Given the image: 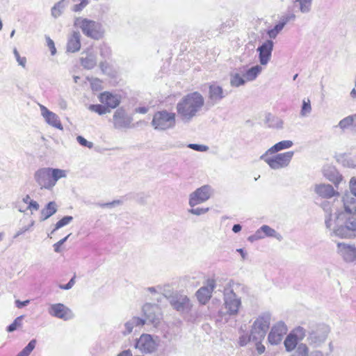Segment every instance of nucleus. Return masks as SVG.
Returning a JSON list of instances; mask_svg holds the SVG:
<instances>
[{
  "label": "nucleus",
  "instance_id": "f257e3e1",
  "mask_svg": "<svg viewBox=\"0 0 356 356\" xmlns=\"http://www.w3.org/2000/svg\"><path fill=\"white\" fill-rule=\"evenodd\" d=\"M204 105V98L198 92L184 96L177 104L176 111L179 119L184 123L191 122L198 116Z\"/></svg>",
  "mask_w": 356,
  "mask_h": 356
},
{
  "label": "nucleus",
  "instance_id": "f03ea898",
  "mask_svg": "<svg viewBox=\"0 0 356 356\" xmlns=\"http://www.w3.org/2000/svg\"><path fill=\"white\" fill-rule=\"evenodd\" d=\"M65 170L53 168H41L34 173V180L41 189L52 190L57 181L67 177Z\"/></svg>",
  "mask_w": 356,
  "mask_h": 356
},
{
  "label": "nucleus",
  "instance_id": "7ed1b4c3",
  "mask_svg": "<svg viewBox=\"0 0 356 356\" xmlns=\"http://www.w3.org/2000/svg\"><path fill=\"white\" fill-rule=\"evenodd\" d=\"M239 286L237 284L229 282L224 289V304L219 312L222 317L225 316H235L238 314L241 305V298L234 293Z\"/></svg>",
  "mask_w": 356,
  "mask_h": 356
},
{
  "label": "nucleus",
  "instance_id": "20e7f679",
  "mask_svg": "<svg viewBox=\"0 0 356 356\" xmlns=\"http://www.w3.org/2000/svg\"><path fill=\"white\" fill-rule=\"evenodd\" d=\"M331 331L330 327L323 323H309L307 341L314 348H319L326 341Z\"/></svg>",
  "mask_w": 356,
  "mask_h": 356
},
{
  "label": "nucleus",
  "instance_id": "39448f33",
  "mask_svg": "<svg viewBox=\"0 0 356 356\" xmlns=\"http://www.w3.org/2000/svg\"><path fill=\"white\" fill-rule=\"evenodd\" d=\"M270 320V314L269 313H264L253 321L250 330L252 341L257 343L261 342L269 328Z\"/></svg>",
  "mask_w": 356,
  "mask_h": 356
},
{
  "label": "nucleus",
  "instance_id": "423d86ee",
  "mask_svg": "<svg viewBox=\"0 0 356 356\" xmlns=\"http://www.w3.org/2000/svg\"><path fill=\"white\" fill-rule=\"evenodd\" d=\"M74 26L81 29L82 32L93 39L98 40L102 37L103 31L99 22L83 17H76Z\"/></svg>",
  "mask_w": 356,
  "mask_h": 356
},
{
  "label": "nucleus",
  "instance_id": "0eeeda50",
  "mask_svg": "<svg viewBox=\"0 0 356 356\" xmlns=\"http://www.w3.org/2000/svg\"><path fill=\"white\" fill-rule=\"evenodd\" d=\"M176 124V114L165 110L154 113L152 125L158 131H165L175 127Z\"/></svg>",
  "mask_w": 356,
  "mask_h": 356
},
{
  "label": "nucleus",
  "instance_id": "6e6552de",
  "mask_svg": "<svg viewBox=\"0 0 356 356\" xmlns=\"http://www.w3.org/2000/svg\"><path fill=\"white\" fill-rule=\"evenodd\" d=\"M272 154H267V151L260 156V159L264 161L270 168L278 170L287 167L293 155V151H289L284 153L277 154L273 156H269Z\"/></svg>",
  "mask_w": 356,
  "mask_h": 356
},
{
  "label": "nucleus",
  "instance_id": "1a4fd4ad",
  "mask_svg": "<svg viewBox=\"0 0 356 356\" xmlns=\"http://www.w3.org/2000/svg\"><path fill=\"white\" fill-rule=\"evenodd\" d=\"M159 345L158 337L149 334H143L136 340L134 347L141 353L151 354L154 353Z\"/></svg>",
  "mask_w": 356,
  "mask_h": 356
},
{
  "label": "nucleus",
  "instance_id": "9d476101",
  "mask_svg": "<svg viewBox=\"0 0 356 356\" xmlns=\"http://www.w3.org/2000/svg\"><path fill=\"white\" fill-rule=\"evenodd\" d=\"M143 313L145 317V323L157 327L162 318L160 308L155 304L146 303L143 307Z\"/></svg>",
  "mask_w": 356,
  "mask_h": 356
},
{
  "label": "nucleus",
  "instance_id": "9b49d317",
  "mask_svg": "<svg viewBox=\"0 0 356 356\" xmlns=\"http://www.w3.org/2000/svg\"><path fill=\"white\" fill-rule=\"evenodd\" d=\"M212 193L213 189L211 186L204 185L190 195L188 204L191 207H193L203 203L210 198Z\"/></svg>",
  "mask_w": 356,
  "mask_h": 356
},
{
  "label": "nucleus",
  "instance_id": "f8f14e48",
  "mask_svg": "<svg viewBox=\"0 0 356 356\" xmlns=\"http://www.w3.org/2000/svg\"><path fill=\"white\" fill-rule=\"evenodd\" d=\"M350 194L346 193L343 197V208L348 213H356V177H353L349 181Z\"/></svg>",
  "mask_w": 356,
  "mask_h": 356
},
{
  "label": "nucleus",
  "instance_id": "ddd939ff",
  "mask_svg": "<svg viewBox=\"0 0 356 356\" xmlns=\"http://www.w3.org/2000/svg\"><path fill=\"white\" fill-rule=\"evenodd\" d=\"M170 305L179 312L188 313L192 308L190 299L185 295L175 293L170 297Z\"/></svg>",
  "mask_w": 356,
  "mask_h": 356
},
{
  "label": "nucleus",
  "instance_id": "4468645a",
  "mask_svg": "<svg viewBox=\"0 0 356 356\" xmlns=\"http://www.w3.org/2000/svg\"><path fill=\"white\" fill-rule=\"evenodd\" d=\"M337 252L348 264H356V246L346 243H337Z\"/></svg>",
  "mask_w": 356,
  "mask_h": 356
},
{
  "label": "nucleus",
  "instance_id": "2eb2a0df",
  "mask_svg": "<svg viewBox=\"0 0 356 356\" xmlns=\"http://www.w3.org/2000/svg\"><path fill=\"white\" fill-rule=\"evenodd\" d=\"M49 314L55 318L68 321L74 316L73 312L62 303L52 304L48 309Z\"/></svg>",
  "mask_w": 356,
  "mask_h": 356
},
{
  "label": "nucleus",
  "instance_id": "dca6fc26",
  "mask_svg": "<svg viewBox=\"0 0 356 356\" xmlns=\"http://www.w3.org/2000/svg\"><path fill=\"white\" fill-rule=\"evenodd\" d=\"M287 327L283 321L276 323L271 327L268 339L270 344H279L287 332Z\"/></svg>",
  "mask_w": 356,
  "mask_h": 356
},
{
  "label": "nucleus",
  "instance_id": "f3484780",
  "mask_svg": "<svg viewBox=\"0 0 356 356\" xmlns=\"http://www.w3.org/2000/svg\"><path fill=\"white\" fill-rule=\"evenodd\" d=\"M132 118L122 108L115 111L113 117V126L115 129H127L130 127Z\"/></svg>",
  "mask_w": 356,
  "mask_h": 356
},
{
  "label": "nucleus",
  "instance_id": "a211bd4d",
  "mask_svg": "<svg viewBox=\"0 0 356 356\" xmlns=\"http://www.w3.org/2000/svg\"><path fill=\"white\" fill-rule=\"evenodd\" d=\"M216 288V281L213 279L207 280L206 285L200 288L196 292L198 301L205 305L211 298L212 293Z\"/></svg>",
  "mask_w": 356,
  "mask_h": 356
},
{
  "label": "nucleus",
  "instance_id": "6ab92c4d",
  "mask_svg": "<svg viewBox=\"0 0 356 356\" xmlns=\"http://www.w3.org/2000/svg\"><path fill=\"white\" fill-rule=\"evenodd\" d=\"M225 97L226 94L221 86L216 83L209 86L208 91V105L213 106L218 104Z\"/></svg>",
  "mask_w": 356,
  "mask_h": 356
},
{
  "label": "nucleus",
  "instance_id": "aec40b11",
  "mask_svg": "<svg viewBox=\"0 0 356 356\" xmlns=\"http://www.w3.org/2000/svg\"><path fill=\"white\" fill-rule=\"evenodd\" d=\"M273 46L274 42L271 40H268L257 48L259 60L261 65H266L270 61Z\"/></svg>",
  "mask_w": 356,
  "mask_h": 356
},
{
  "label": "nucleus",
  "instance_id": "412c9836",
  "mask_svg": "<svg viewBox=\"0 0 356 356\" xmlns=\"http://www.w3.org/2000/svg\"><path fill=\"white\" fill-rule=\"evenodd\" d=\"M314 191L318 196L324 199H330L339 195L332 185L325 183L314 184Z\"/></svg>",
  "mask_w": 356,
  "mask_h": 356
},
{
  "label": "nucleus",
  "instance_id": "4be33fe9",
  "mask_svg": "<svg viewBox=\"0 0 356 356\" xmlns=\"http://www.w3.org/2000/svg\"><path fill=\"white\" fill-rule=\"evenodd\" d=\"M40 108L41 115L44 118L46 122L48 124L60 130L63 129V125L58 115L50 111L43 105H40Z\"/></svg>",
  "mask_w": 356,
  "mask_h": 356
},
{
  "label": "nucleus",
  "instance_id": "5701e85b",
  "mask_svg": "<svg viewBox=\"0 0 356 356\" xmlns=\"http://www.w3.org/2000/svg\"><path fill=\"white\" fill-rule=\"evenodd\" d=\"M99 99L108 108H115L120 103V97L118 95H113L109 92L101 93L99 96Z\"/></svg>",
  "mask_w": 356,
  "mask_h": 356
},
{
  "label": "nucleus",
  "instance_id": "b1692460",
  "mask_svg": "<svg viewBox=\"0 0 356 356\" xmlns=\"http://www.w3.org/2000/svg\"><path fill=\"white\" fill-rule=\"evenodd\" d=\"M323 175L330 181L333 183L335 188L338 189L339 184L343 180V176L333 166H327L323 168Z\"/></svg>",
  "mask_w": 356,
  "mask_h": 356
},
{
  "label": "nucleus",
  "instance_id": "393cba45",
  "mask_svg": "<svg viewBox=\"0 0 356 356\" xmlns=\"http://www.w3.org/2000/svg\"><path fill=\"white\" fill-rule=\"evenodd\" d=\"M145 324V321L137 316H134L124 323L125 330L122 332L126 336L131 334L134 328L141 327Z\"/></svg>",
  "mask_w": 356,
  "mask_h": 356
},
{
  "label": "nucleus",
  "instance_id": "a878e982",
  "mask_svg": "<svg viewBox=\"0 0 356 356\" xmlns=\"http://www.w3.org/2000/svg\"><path fill=\"white\" fill-rule=\"evenodd\" d=\"M80 33L79 32H73L72 35L69 38L67 44V50L69 52L74 53L78 51L81 48V42H80Z\"/></svg>",
  "mask_w": 356,
  "mask_h": 356
},
{
  "label": "nucleus",
  "instance_id": "bb28decb",
  "mask_svg": "<svg viewBox=\"0 0 356 356\" xmlns=\"http://www.w3.org/2000/svg\"><path fill=\"white\" fill-rule=\"evenodd\" d=\"M330 234L332 236H335L340 238H351L355 236L354 234L350 232L346 222L344 225H339L333 228L332 232H330Z\"/></svg>",
  "mask_w": 356,
  "mask_h": 356
},
{
  "label": "nucleus",
  "instance_id": "cd10ccee",
  "mask_svg": "<svg viewBox=\"0 0 356 356\" xmlns=\"http://www.w3.org/2000/svg\"><path fill=\"white\" fill-rule=\"evenodd\" d=\"M81 65L88 70L92 69L97 64L96 56L92 53H87L86 56H81L80 58Z\"/></svg>",
  "mask_w": 356,
  "mask_h": 356
},
{
  "label": "nucleus",
  "instance_id": "c85d7f7f",
  "mask_svg": "<svg viewBox=\"0 0 356 356\" xmlns=\"http://www.w3.org/2000/svg\"><path fill=\"white\" fill-rule=\"evenodd\" d=\"M261 71L262 67L261 65H254L247 70L243 73L246 82L254 81L257 79V77L261 74Z\"/></svg>",
  "mask_w": 356,
  "mask_h": 356
},
{
  "label": "nucleus",
  "instance_id": "c756f323",
  "mask_svg": "<svg viewBox=\"0 0 356 356\" xmlns=\"http://www.w3.org/2000/svg\"><path fill=\"white\" fill-rule=\"evenodd\" d=\"M293 141H291L290 140H282V141L275 144L270 148H269L267 150V154H275L276 152H278L283 149H289V148L293 146Z\"/></svg>",
  "mask_w": 356,
  "mask_h": 356
},
{
  "label": "nucleus",
  "instance_id": "7c9ffc66",
  "mask_svg": "<svg viewBox=\"0 0 356 356\" xmlns=\"http://www.w3.org/2000/svg\"><path fill=\"white\" fill-rule=\"evenodd\" d=\"M57 211V205L55 202H49L41 211V220H45Z\"/></svg>",
  "mask_w": 356,
  "mask_h": 356
},
{
  "label": "nucleus",
  "instance_id": "2f4dec72",
  "mask_svg": "<svg viewBox=\"0 0 356 356\" xmlns=\"http://www.w3.org/2000/svg\"><path fill=\"white\" fill-rule=\"evenodd\" d=\"M355 213H348L346 212V211L344 210L343 213H339L337 216V219H340L341 218L345 216L346 214L350 215L349 217L346 218L345 222L346 223L348 227L349 228L352 234L356 232V216L355 215Z\"/></svg>",
  "mask_w": 356,
  "mask_h": 356
},
{
  "label": "nucleus",
  "instance_id": "473e14b6",
  "mask_svg": "<svg viewBox=\"0 0 356 356\" xmlns=\"http://www.w3.org/2000/svg\"><path fill=\"white\" fill-rule=\"evenodd\" d=\"M312 0H294L293 6L298 8L302 13H308L312 8Z\"/></svg>",
  "mask_w": 356,
  "mask_h": 356
},
{
  "label": "nucleus",
  "instance_id": "72a5a7b5",
  "mask_svg": "<svg viewBox=\"0 0 356 356\" xmlns=\"http://www.w3.org/2000/svg\"><path fill=\"white\" fill-rule=\"evenodd\" d=\"M246 81L244 75H241L240 72H232L230 73V85L232 87H240L245 85Z\"/></svg>",
  "mask_w": 356,
  "mask_h": 356
},
{
  "label": "nucleus",
  "instance_id": "f704fd0d",
  "mask_svg": "<svg viewBox=\"0 0 356 356\" xmlns=\"http://www.w3.org/2000/svg\"><path fill=\"white\" fill-rule=\"evenodd\" d=\"M68 3V0H60L56 3L51 8V15L54 18H57L61 15L64 8Z\"/></svg>",
  "mask_w": 356,
  "mask_h": 356
},
{
  "label": "nucleus",
  "instance_id": "c9c22d12",
  "mask_svg": "<svg viewBox=\"0 0 356 356\" xmlns=\"http://www.w3.org/2000/svg\"><path fill=\"white\" fill-rule=\"evenodd\" d=\"M261 234L265 236L275 237L279 240L282 238V236L278 234L274 229L271 228L268 225H262L259 229Z\"/></svg>",
  "mask_w": 356,
  "mask_h": 356
},
{
  "label": "nucleus",
  "instance_id": "e433bc0d",
  "mask_svg": "<svg viewBox=\"0 0 356 356\" xmlns=\"http://www.w3.org/2000/svg\"><path fill=\"white\" fill-rule=\"evenodd\" d=\"M342 131H345L350 128L354 129V119H353V115H348L342 120H341L338 125L337 126Z\"/></svg>",
  "mask_w": 356,
  "mask_h": 356
},
{
  "label": "nucleus",
  "instance_id": "4c0bfd02",
  "mask_svg": "<svg viewBox=\"0 0 356 356\" xmlns=\"http://www.w3.org/2000/svg\"><path fill=\"white\" fill-rule=\"evenodd\" d=\"M309 349L307 344L300 343L293 350L291 356H309Z\"/></svg>",
  "mask_w": 356,
  "mask_h": 356
},
{
  "label": "nucleus",
  "instance_id": "58836bf2",
  "mask_svg": "<svg viewBox=\"0 0 356 356\" xmlns=\"http://www.w3.org/2000/svg\"><path fill=\"white\" fill-rule=\"evenodd\" d=\"M284 346L287 351L293 350L298 344V340L290 333L284 340Z\"/></svg>",
  "mask_w": 356,
  "mask_h": 356
},
{
  "label": "nucleus",
  "instance_id": "ea45409f",
  "mask_svg": "<svg viewBox=\"0 0 356 356\" xmlns=\"http://www.w3.org/2000/svg\"><path fill=\"white\" fill-rule=\"evenodd\" d=\"M159 296H163L167 299H170L173 295V289L170 284H159Z\"/></svg>",
  "mask_w": 356,
  "mask_h": 356
},
{
  "label": "nucleus",
  "instance_id": "a19ab883",
  "mask_svg": "<svg viewBox=\"0 0 356 356\" xmlns=\"http://www.w3.org/2000/svg\"><path fill=\"white\" fill-rule=\"evenodd\" d=\"M324 210L327 213V215L325 216V226L327 229L330 230V232H332L333 228L336 227L335 224L336 219L338 220L337 217L333 218L332 215L330 213H328L327 210H326L325 208Z\"/></svg>",
  "mask_w": 356,
  "mask_h": 356
},
{
  "label": "nucleus",
  "instance_id": "79ce46f5",
  "mask_svg": "<svg viewBox=\"0 0 356 356\" xmlns=\"http://www.w3.org/2000/svg\"><path fill=\"white\" fill-rule=\"evenodd\" d=\"M306 330L301 326L296 327L291 332L298 341H302L306 337Z\"/></svg>",
  "mask_w": 356,
  "mask_h": 356
},
{
  "label": "nucleus",
  "instance_id": "37998d69",
  "mask_svg": "<svg viewBox=\"0 0 356 356\" xmlns=\"http://www.w3.org/2000/svg\"><path fill=\"white\" fill-rule=\"evenodd\" d=\"M36 344V340L32 339L27 346L20 351L17 356H29L33 350L35 348Z\"/></svg>",
  "mask_w": 356,
  "mask_h": 356
},
{
  "label": "nucleus",
  "instance_id": "c03bdc74",
  "mask_svg": "<svg viewBox=\"0 0 356 356\" xmlns=\"http://www.w3.org/2000/svg\"><path fill=\"white\" fill-rule=\"evenodd\" d=\"M89 109L99 115H103L110 112L109 108H108L105 105L102 104H92L89 106Z\"/></svg>",
  "mask_w": 356,
  "mask_h": 356
},
{
  "label": "nucleus",
  "instance_id": "a18cd8bd",
  "mask_svg": "<svg viewBox=\"0 0 356 356\" xmlns=\"http://www.w3.org/2000/svg\"><path fill=\"white\" fill-rule=\"evenodd\" d=\"M312 112V106L310 100L307 99V100L304 99L302 102V105L300 111V115L302 117H306L309 115Z\"/></svg>",
  "mask_w": 356,
  "mask_h": 356
},
{
  "label": "nucleus",
  "instance_id": "49530a36",
  "mask_svg": "<svg viewBox=\"0 0 356 356\" xmlns=\"http://www.w3.org/2000/svg\"><path fill=\"white\" fill-rule=\"evenodd\" d=\"M72 220H73V217L70 216H66L63 217L61 220H58L56 222V224L55 225V228L53 229L51 233H54L57 229L68 225L69 223H70L72 221Z\"/></svg>",
  "mask_w": 356,
  "mask_h": 356
},
{
  "label": "nucleus",
  "instance_id": "de8ad7c7",
  "mask_svg": "<svg viewBox=\"0 0 356 356\" xmlns=\"http://www.w3.org/2000/svg\"><path fill=\"white\" fill-rule=\"evenodd\" d=\"M24 316H19L17 317L13 323H11L8 327L7 331L9 332H12L15 331L18 327H20L22 325V322L24 318Z\"/></svg>",
  "mask_w": 356,
  "mask_h": 356
},
{
  "label": "nucleus",
  "instance_id": "09e8293b",
  "mask_svg": "<svg viewBox=\"0 0 356 356\" xmlns=\"http://www.w3.org/2000/svg\"><path fill=\"white\" fill-rule=\"evenodd\" d=\"M296 19V15L294 13H289L285 15H283L280 17V21L282 23H283V24L285 26L287 23L295 21Z\"/></svg>",
  "mask_w": 356,
  "mask_h": 356
},
{
  "label": "nucleus",
  "instance_id": "8fccbe9b",
  "mask_svg": "<svg viewBox=\"0 0 356 356\" xmlns=\"http://www.w3.org/2000/svg\"><path fill=\"white\" fill-rule=\"evenodd\" d=\"M74 3L80 1L79 3H75L72 8V10L74 12H79L82 10L88 4L87 0H72Z\"/></svg>",
  "mask_w": 356,
  "mask_h": 356
},
{
  "label": "nucleus",
  "instance_id": "3c124183",
  "mask_svg": "<svg viewBox=\"0 0 356 356\" xmlns=\"http://www.w3.org/2000/svg\"><path fill=\"white\" fill-rule=\"evenodd\" d=\"M33 225H34V221L33 220L29 225L19 228L15 234L13 238H17L20 235L24 234L26 232L29 231L33 226Z\"/></svg>",
  "mask_w": 356,
  "mask_h": 356
},
{
  "label": "nucleus",
  "instance_id": "603ef678",
  "mask_svg": "<svg viewBox=\"0 0 356 356\" xmlns=\"http://www.w3.org/2000/svg\"><path fill=\"white\" fill-rule=\"evenodd\" d=\"M188 147L197 152H207L209 149V147L207 145L193 143L188 144Z\"/></svg>",
  "mask_w": 356,
  "mask_h": 356
},
{
  "label": "nucleus",
  "instance_id": "864d4df0",
  "mask_svg": "<svg viewBox=\"0 0 356 356\" xmlns=\"http://www.w3.org/2000/svg\"><path fill=\"white\" fill-rule=\"evenodd\" d=\"M209 208H193L188 210V212L195 216H201L209 211Z\"/></svg>",
  "mask_w": 356,
  "mask_h": 356
},
{
  "label": "nucleus",
  "instance_id": "5fc2aeb1",
  "mask_svg": "<svg viewBox=\"0 0 356 356\" xmlns=\"http://www.w3.org/2000/svg\"><path fill=\"white\" fill-rule=\"evenodd\" d=\"M13 53L18 64L22 67H25L26 63V58L25 57H21L16 49H14Z\"/></svg>",
  "mask_w": 356,
  "mask_h": 356
},
{
  "label": "nucleus",
  "instance_id": "6e6d98bb",
  "mask_svg": "<svg viewBox=\"0 0 356 356\" xmlns=\"http://www.w3.org/2000/svg\"><path fill=\"white\" fill-rule=\"evenodd\" d=\"M78 143L84 147H87L88 148H92L93 147V143L92 142L88 141L83 137L79 136L76 138Z\"/></svg>",
  "mask_w": 356,
  "mask_h": 356
},
{
  "label": "nucleus",
  "instance_id": "4d7b16f0",
  "mask_svg": "<svg viewBox=\"0 0 356 356\" xmlns=\"http://www.w3.org/2000/svg\"><path fill=\"white\" fill-rule=\"evenodd\" d=\"M250 341H252V339L251 337V332L250 333V335H243L240 337L238 343L240 346H244L248 344V342Z\"/></svg>",
  "mask_w": 356,
  "mask_h": 356
},
{
  "label": "nucleus",
  "instance_id": "13d9d810",
  "mask_svg": "<svg viewBox=\"0 0 356 356\" xmlns=\"http://www.w3.org/2000/svg\"><path fill=\"white\" fill-rule=\"evenodd\" d=\"M70 235L71 234H69L67 236L60 239L59 241H58L54 245V250L56 252H60V246L67 240Z\"/></svg>",
  "mask_w": 356,
  "mask_h": 356
},
{
  "label": "nucleus",
  "instance_id": "bf43d9fd",
  "mask_svg": "<svg viewBox=\"0 0 356 356\" xmlns=\"http://www.w3.org/2000/svg\"><path fill=\"white\" fill-rule=\"evenodd\" d=\"M46 40L47 47L49 48L51 55H55L56 53V49L54 41L48 36H46Z\"/></svg>",
  "mask_w": 356,
  "mask_h": 356
},
{
  "label": "nucleus",
  "instance_id": "052dcab7",
  "mask_svg": "<svg viewBox=\"0 0 356 356\" xmlns=\"http://www.w3.org/2000/svg\"><path fill=\"white\" fill-rule=\"evenodd\" d=\"M264 236L263 234H261L259 230L257 229V232L254 235L250 236L248 238L249 241L253 242L254 241L259 240L261 238H264Z\"/></svg>",
  "mask_w": 356,
  "mask_h": 356
},
{
  "label": "nucleus",
  "instance_id": "680f3d73",
  "mask_svg": "<svg viewBox=\"0 0 356 356\" xmlns=\"http://www.w3.org/2000/svg\"><path fill=\"white\" fill-rule=\"evenodd\" d=\"M27 209L38 211L39 209V204L34 200H30Z\"/></svg>",
  "mask_w": 356,
  "mask_h": 356
},
{
  "label": "nucleus",
  "instance_id": "e2e57ef3",
  "mask_svg": "<svg viewBox=\"0 0 356 356\" xmlns=\"http://www.w3.org/2000/svg\"><path fill=\"white\" fill-rule=\"evenodd\" d=\"M147 291L149 292L152 295H159V286L156 285L155 286H151L146 289Z\"/></svg>",
  "mask_w": 356,
  "mask_h": 356
},
{
  "label": "nucleus",
  "instance_id": "0e129e2a",
  "mask_svg": "<svg viewBox=\"0 0 356 356\" xmlns=\"http://www.w3.org/2000/svg\"><path fill=\"white\" fill-rule=\"evenodd\" d=\"M30 302L29 300H26L24 301H20L19 300H15V305L17 308L21 309L26 305H28Z\"/></svg>",
  "mask_w": 356,
  "mask_h": 356
},
{
  "label": "nucleus",
  "instance_id": "69168bd1",
  "mask_svg": "<svg viewBox=\"0 0 356 356\" xmlns=\"http://www.w3.org/2000/svg\"><path fill=\"white\" fill-rule=\"evenodd\" d=\"M74 277H72L69 282L67 284H65V285H61L60 287L63 289H65V290H68L70 289H71L73 285L74 284Z\"/></svg>",
  "mask_w": 356,
  "mask_h": 356
},
{
  "label": "nucleus",
  "instance_id": "338daca9",
  "mask_svg": "<svg viewBox=\"0 0 356 356\" xmlns=\"http://www.w3.org/2000/svg\"><path fill=\"white\" fill-rule=\"evenodd\" d=\"M273 118L275 120V123L270 124V126L276 127V128H282L283 126V121L278 118Z\"/></svg>",
  "mask_w": 356,
  "mask_h": 356
},
{
  "label": "nucleus",
  "instance_id": "774afa93",
  "mask_svg": "<svg viewBox=\"0 0 356 356\" xmlns=\"http://www.w3.org/2000/svg\"><path fill=\"white\" fill-rule=\"evenodd\" d=\"M117 356H133V354L132 352L129 349H128L122 351Z\"/></svg>",
  "mask_w": 356,
  "mask_h": 356
}]
</instances>
